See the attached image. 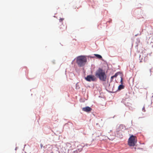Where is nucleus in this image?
Here are the masks:
<instances>
[{
  "mask_svg": "<svg viewBox=\"0 0 153 153\" xmlns=\"http://www.w3.org/2000/svg\"><path fill=\"white\" fill-rule=\"evenodd\" d=\"M95 76L103 81H105L107 76L105 72L102 69L99 68L96 71Z\"/></svg>",
  "mask_w": 153,
  "mask_h": 153,
  "instance_id": "obj_1",
  "label": "nucleus"
},
{
  "mask_svg": "<svg viewBox=\"0 0 153 153\" xmlns=\"http://www.w3.org/2000/svg\"><path fill=\"white\" fill-rule=\"evenodd\" d=\"M86 62L87 59L85 56H79L76 58V62L79 66H83Z\"/></svg>",
  "mask_w": 153,
  "mask_h": 153,
  "instance_id": "obj_2",
  "label": "nucleus"
},
{
  "mask_svg": "<svg viewBox=\"0 0 153 153\" xmlns=\"http://www.w3.org/2000/svg\"><path fill=\"white\" fill-rule=\"evenodd\" d=\"M137 141L136 137L132 135L128 139V144L130 146H134L136 143Z\"/></svg>",
  "mask_w": 153,
  "mask_h": 153,
  "instance_id": "obj_3",
  "label": "nucleus"
},
{
  "mask_svg": "<svg viewBox=\"0 0 153 153\" xmlns=\"http://www.w3.org/2000/svg\"><path fill=\"white\" fill-rule=\"evenodd\" d=\"M59 27L60 31L61 32L65 31L67 29V26L63 25L62 23L59 24Z\"/></svg>",
  "mask_w": 153,
  "mask_h": 153,
  "instance_id": "obj_4",
  "label": "nucleus"
},
{
  "mask_svg": "<svg viewBox=\"0 0 153 153\" xmlns=\"http://www.w3.org/2000/svg\"><path fill=\"white\" fill-rule=\"evenodd\" d=\"M86 80L89 82L94 81L96 79L95 76L92 75H89L87 76L85 78Z\"/></svg>",
  "mask_w": 153,
  "mask_h": 153,
  "instance_id": "obj_5",
  "label": "nucleus"
},
{
  "mask_svg": "<svg viewBox=\"0 0 153 153\" xmlns=\"http://www.w3.org/2000/svg\"><path fill=\"white\" fill-rule=\"evenodd\" d=\"M82 110L86 112H88L91 111L92 109L90 107L88 106H87L85 107H84L82 108Z\"/></svg>",
  "mask_w": 153,
  "mask_h": 153,
  "instance_id": "obj_6",
  "label": "nucleus"
},
{
  "mask_svg": "<svg viewBox=\"0 0 153 153\" xmlns=\"http://www.w3.org/2000/svg\"><path fill=\"white\" fill-rule=\"evenodd\" d=\"M117 75L118 74L117 73H116L114 75L111 76V81H112L113 79L114 78L116 77Z\"/></svg>",
  "mask_w": 153,
  "mask_h": 153,
  "instance_id": "obj_7",
  "label": "nucleus"
},
{
  "mask_svg": "<svg viewBox=\"0 0 153 153\" xmlns=\"http://www.w3.org/2000/svg\"><path fill=\"white\" fill-rule=\"evenodd\" d=\"M124 86L122 85H120L118 86V89L119 90H120L124 88Z\"/></svg>",
  "mask_w": 153,
  "mask_h": 153,
  "instance_id": "obj_8",
  "label": "nucleus"
},
{
  "mask_svg": "<svg viewBox=\"0 0 153 153\" xmlns=\"http://www.w3.org/2000/svg\"><path fill=\"white\" fill-rule=\"evenodd\" d=\"M94 55L97 58L100 59L102 58V56L99 54H94Z\"/></svg>",
  "mask_w": 153,
  "mask_h": 153,
  "instance_id": "obj_9",
  "label": "nucleus"
},
{
  "mask_svg": "<svg viewBox=\"0 0 153 153\" xmlns=\"http://www.w3.org/2000/svg\"><path fill=\"white\" fill-rule=\"evenodd\" d=\"M64 20V18H60L59 19V22H60L59 24H60L61 23H62V21Z\"/></svg>",
  "mask_w": 153,
  "mask_h": 153,
  "instance_id": "obj_10",
  "label": "nucleus"
},
{
  "mask_svg": "<svg viewBox=\"0 0 153 153\" xmlns=\"http://www.w3.org/2000/svg\"><path fill=\"white\" fill-rule=\"evenodd\" d=\"M142 110L143 111H144V112H145L146 111V110H145V107L144 106L143 108H142Z\"/></svg>",
  "mask_w": 153,
  "mask_h": 153,
  "instance_id": "obj_11",
  "label": "nucleus"
},
{
  "mask_svg": "<svg viewBox=\"0 0 153 153\" xmlns=\"http://www.w3.org/2000/svg\"><path fill=\"white\" fill-rule=\"evenodd\" d=\"M122 79H121V82H122Z\"/></svg>",
  "mask_w": 153,
  "mask_h": 153,
  "instance_id": "obj_12",
  "label": "nucleus"
},
{
  "mask_svg": "<svg viewBox=\"0 0 153 153\" xmlns=\"http://www.w3.org/2000/svg\"><path fill=\"white\" fill-rule=\"evenodd\" d=\"M41 147H42V145H41Z\"/></svg>",
  "mask_w": 153,
  "mask_h": 153,
  "instance_id": "obj_13",
  "label": "nucleus"
},
{
  "mask_svg": "<svg viewBox=\"0 0 153 153\" xmlns=\"http://www.w3.org/2000/svg\"><path fill=\"white\" fill-rule=\"evenodd\" d=\"M134 149H136V148H135H135H134Z\"/></svg>",
  "mask_w": 153,
  "mask_h": 153,
  "instance_id": "obj_14",
  "label": "nucleus"
}]
</instances>
